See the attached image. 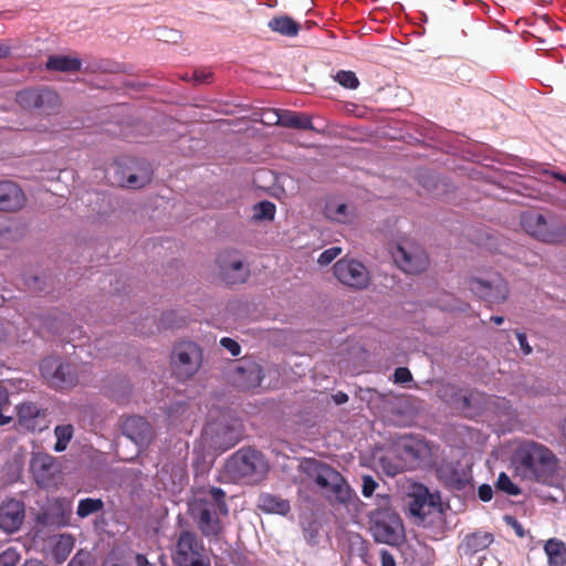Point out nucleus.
I'll return each mask as SVG.
<instances>
[{
	"instance_id": "nucleus-8",
	"label": "nucleus",
	"mask_w": 566,
	"mask_h": 566,
	"mask_svg": "<svg viewBox=\"0 0 566 566\" xmlns=\"http://www.w3.org/2000/svg\"><path fill=\"white\" fill-rule=\"evenodd\" d=\"M395 263L406 273L419 274L427 270L429 258L424 249L412 240H401L392 251Z\"/></svg>"
},
{
	"instance_id": "nucleus-45",
	"label": "nucleus",
	"mask_w": 566,
	"mask_h": 566,
	"mask_svg": "<svg viewBox=\"0 0 566 566\" xmlns=\"http://www.w3.org/2000/svg\"><path fill=\"white\" fill-rule=\"evenodd\" d=\"M394 380L397 384H405L412 380V375L407 367H398L395 369Z\"/></svg>"
},
{
	"instance_id": "nucleus-42",
	"label": "nucleus",
	"mask_w": 566,
	"mask_h": 566,
	"mask_svg": "<svg viewBox=\"0 0 566 566\" xmlns=\"http://www.w3.org/2000/svg\"><path fill=\"white\" fill-rule=\"evenodd\" d=\"M19 559V554L14 549L9 548L0 554V566H17Z\"/></svg>"
},
{
	"instance_id": "nucleus-28",
	"label": "nucleus",
	"mask_w": 566,
	"mask_h": 566,
	"mask_svg": "<svg viewBox=\"0 0 566 566\" xmlns=\"http://www.w3.org/2000/svg\"><path fill=\"white\" fill-rule=\"evenodd\" d=\"M71 509L61 501L50 505L40 517L41 522L49 526L62 527L69 524Z\"/></svg>"
},
{
	"instance_id": "nucleus-59",
	"label": "nucleus",
	"mask_w": 566,
	"mask_h": 566,
	"mask_svg": "<svg viewBox=\"0 0 566 566\" xmlns=\"http://www.w3.org/2000/svg\"><path fill=\"white\" fill-rule=\"evenodd\" d=\"M22 566H48V565H45L41 560L30 559V560H27Z\"/></svg>"
},
{
	"instance_id": "nucleus-5",
	"label": "nucleus",
	"mask_w": 566,
	"mask_h": 566,
	"mask_svg": "<svg viewBox=\"0 0 566 566\" xmlns=\"http://www.w3.org/2000/svg\"><path fill=\"white\" fill-rule=\"evenodd\" d=\"M370 532L377 543L399 545L405 538V528L398 513L391 509H378L370 515Z\"/></svg>"
},
{
	"instance_id": "nucleus-6",
	"label": "nucleus",
	"mask_w": 566,
	"mask_h": 566,
	"mask_svg": "<svg viewBox=\"0 0 566 566\" xmlns=\"http://www.w3.org/2000/svg\"><path fill=\"white\" fill-rule=\"evenodd\" d=\"M521 226L532 238L548 244H560L566 241V227L560 222L548 221L536 211L521 214Z\"/></svg>"
},
{
	"instance_id": "nucleus-47",
	"label": "nucleus",
	"mask_w": 566,
	"mask_h": 566,
	"mask_svg": "<svg viewBox=\"0 0 566 566\" xmlns=\"http://www.w3.org/2000/svg\"><path fill=\"white\" fill-rule=\"evenodd\" d=\"M101 566H127V563L116 555L114 552H112L102 563Z\"/></svg>"
},
{
	"instance_id": "nucleus-22",
	"label": "nucleus",
	"mask_w": 566,
	"mask_h": 566,
	"mask_svg": "<svg viewBox=\"0 0 566 566\" xmlns=\"http://www.w3.org/2000/svg\"><path fill=\"white\" fill-rule=\"evenodd\" d=\"M25 202L27 197L18 184L11 180L0 181V211L17 212Z\"/></svg>"
},
{
	"instance_id": "nucleus-26",
	"label": "nucleus",
	"mask_w": 566,
	"mask_h": 566,
	"mask_svg": "<svg viewBox=\"0 0 566 566\" xmlns=\"http://www.w3.org/2000/svg\"><path fill=\"white\" fill-rule=\"evenodd\" d=\"M438 474L446 485L454 490H463L470 482V475L452 463L440 465Z\"/></svg>"
},
{
	"instance_id": "nucleus-41",
	"label": "nucleus",
	"mask_w": 566,
	"mask_h": 566,
	"mask_svg": "<svg viewBox=\"0 0 566 566\" xmlns=\"http://www.w3.org/2000/svg\"><path fill=\"white\" fill-rule=\"evenodd\" d=\"M342 253V249L339 247H332L324 252L321 253L318 256L317 262L321 265H328L332 263L339 254Z\"/></svg>"
},
{
	"instance_id": "nucleus-37",
	"label": "nucleus",
	"mask_w": 566,
	"mask_h": 566,
	"mask_svg": "<svg viewBox=\"0 0 566 566\" xmlns=\"http://www.w3.org/2000/svg\"><path fill=\"white\" fill-rule=\"evenodd\" d=\"M434 305L442 311H464L467 304H459L453 294L442 291L440 297L436 301Z\"/></svg>"
},
{
	"instance_id": "nucleus-12",
	"label": "nucleus",
	"mask_w": 566,
	"mask_h": 566,
	"mask_svg": "<svg viewBox=\"0 0 566 566\" xmlns=\"http://www.w3.org/2000/svg\"><path fill=\"white\" fill-rule=\"evenodd\" d=\"M409 496V513L418 520L417 523H424L428 516L441 513L440 496L430 493L426 486H418Z\"/></svg>"
},
{
	"instance_id": "nucleus-54",
	"label": "nucleus",
	"mask_w": 566,
	"mask_h": 566,
	"mask_svg": "<svg viewBox=\"0 0 566 566\" xmlns=\"http://www.w3.org/2000/svg\"><path fill=\"white\" fill-rule=\"evenodd\" d=\"M9 403V394L4 386L0 384V408Z\"/></svg>"
},
{
	"instance_id": "nucleus-3",
	"label": "nucleus",
	"mask_w": 566,
	"mask_h": 566,
	"mask_svg": "<svg viewBox=\"0 0 566 566\" xmlns=\"http://www.w3.org/2000/svg\"><path fill=\"white\" fill-rule=\"evenodd\" d=\"M270 471L265 455L251 447H243L232 453L223 467V475L232 483L255 485L261 483Z\"/></svg>"
},
{
	"instance_id": "nucleus-29",
	"label": "nucleus",
	"mask_w": 566,
	"mask_h": 566,
	"mask_svg": "<svg viewBox=\"0 0 566 566\" xmlns=\"http://www.w3.org/2000/svg\"><path fill=\"white\" fill-rule=\"evenodd\" d=\"M258 507L269 514L285 516L291 511L290 502L279 495L262 493L258 499Z\"/></svg>"
},
{
	"instance_id": "nucleus-21",
	"label": "nucleus",
	"mask_w": 566,
	"mask_h": 566,
	"mask_svg": "<svg viewBox=\"0 0 566 566\" xmlns=\"http://www.w3.org/2000/svg\"><path fill=\"white\" fill-rule=\"evenodd\" d=\"M123 434L137 446L148 444L154 436L151 424L140 416H129L122 424Z\"/></svg>"
},
{
	"instance_id": "nucleus-25",
	"label": "nucleus",
	"mask_w": 566,
	"mask_h": 566,
	"mask_svg": "<svg viewBox=\"0 0 566 566\" xmlns=\"http://www.w3.org/2000/svg\"><path fill=\"white\" fill-rule=\"evenodd\" d=\"M261 380L262 369L254 361H243L234 369V381L243 389L258 387Z\"/></svg>"
},
{
	"instance_id": "nucleus-31",
	"label": "nucleus",
	"mask_w": 566,
	"mask_h": 566,
	"mask_svg": "<svg viewBox=\"0 0 566 566\" xmlns=\"http://www.w3.org/2000/svg\"><path fill=\"white\" fill-rule=\"evenodd\" d=\"M549 566H566V544L558 538H551L544 545Z\"/></svg>"
},
{
	"instance_id": "nucleus-36",
	"label": "nucleus",
	"mask_w": 566,
	"mask_h": 566,
	"mask_svg": "<svg viewBox=\"0 0 566 566\" xmlns=\"http://www.w3.org/2000/svg\"><path fill=\"white\" fill-rule=\"evenodd\" d=\"M104 507V503L101 499H82L78 502L76 514L84 518L87 517L94 513H97L102 511Z\"/></svg>"
},
{
	"instance_id": "nucleus-4",
	"label": "nucleus",
	"mask_w": 566,
	"mask_h": 566,
	"mask_svg": "<svg viewBox=\"0 0 566 566\" xmlns=\"http://www.w3.org/2000/svg\"><path fill=\"white\" fill-rule=\"evenodd\" d=\"M203 363L202 348L192 340H181L174 345L170 354L172 376L179 381L193 378Z\"/></svg>"
},
{
	"instance_id": "nucleus-13",
	"label": "nucleus",
	"mask_w": 566,
	"mask_h": 566,
	"mask_svg": "<svg viewBox=\"0 0 566 566\" xmlns=\"http://www.w3.org/2000/svg\"><path fill=\"white\" fill-rule=\"evenodd\" d=\"M42 376L50 386L57 389L73 387L77 382L75 369L70 363H57L52 359H45L41 367Z\"/></svg>"
},
{
	"instance_id": "nucleus-53",
	"label": "nucleus",
	"mask_w": 566,
	"mask_h": 566,
	"mask_svg": "<svg viewBox=\"0 0 566 566\" xmlns=\"http://www.w3.org/2000/svg\"><path fill=\"white\" fill-rule=\"evenodd\" d=\"M57 547H63V551L65 552V554L67 555L72 547H73V542L71 539V536H61V539L57 544Z\"/></svg>"
},
{
	"instance_id": "nucleus-49",
	"label": "nucleus",
	"mask_w": 566,
	"mask_h": 566,
	"mask_svg": "<svg viewBox=\"0 0 566 566\" xmlns=\"http://www.w3.org/2000/svg\"><path fill=\"white\" fill-rule=\"evenodd\" d=\"M479 499L483 502H489L492 500L493 490L489 484H482L478 490Z\"/></svg>"
},
{
	"instance_id": "nucleus-11",
	"label": "nucleus",
	"mask_w": 566,
	"mask_h": 566,
	"mask_svg": "<svg viewBox=\"0 0 566 566\" xmlns=\"http://www.w3.org/2000/svg\"><path fill=\"white\" fill-rule=\"evenodd\" d=\"M469 287L472 293L490 304H502L510 295V286L505 279L496 274L491 280L471 279Z\"/></svg>"
},
{
	"instance_id": "nucleus-32",
	"label": "nucleus",
	"mask_w": 566,
	"mask_h": 566,
	"mask_svg": "<svg viewBox=\"0 0 566 566\" xmlns=\"http://www.w3.org/2000/svg\"><path fill=\"white\" fill-rule=\"evenodd\" d=\"M268 27L273 32L289 38L296 36L301 29L300 24L289 15H279L272 18L269 21Z\"/></svg>"
},
{
	"instance_id": "nucleus-57",
	"label": "nucleus",
	"mask_w": 566,
	"mask_h": 566,
	"mask_svg": "<svg viewBox=\"0 0 566 566\" xmlns=\"http://www.w3.org/2000/svg\"><path fill=\"white\" fill-rule=\"evenodd\" d=\"M69 566H84L81 554H76L70 562Z\"/></svg>"
},
{
	"instance_id": "nucleus-40",
	"label": "nucleus",
	"mask_w": 566,
	"mask_h": 566,
	"mask_svg": "<svg viewBox=\"0 0 566 566\" xmlns=\"http://www.w3.org/2000/svg\"><path fill=\"white\" fill-rule=\"evenodd\" d=\"M496 488L509 495H518L521 493L520 488L514 484L510 476L504 472L500 473L496 481Z\"/></svg>"
},
{
	"instance_id": "nucleus-50",
	"label": "nucleus",
	"mask_w": 566,
	"mask_h": 566,
	"mask_svg": "<svg viewBox=\"0 0 566 566\" xmlns=\"http://www.w3.org/2000/svg\"><path fill=\"white\" fill-rule=\"evenodd\" d=\"M211 76H212L211 72H206V71H195L193 72V80L196 83H199V84L207 83Z\"/></svg>"
},
{
	"instance_id": "nucleus-9",
	"label": "nucleus",
	"mask_w": 566,
	"mask_h": 566,
	"mask_svg": "<svg viewBox=\"0 0 566 566\" xmlns=\"http://www.w3.org/2000/svg\"><path fill=\"white\" fill-rule=\"evenodd\" d=\"M335 277L349 289L361 291L369 286L370 274L367 268L355 259L343 258L333 265Z\"/></svg>"
},
{
	"instance_id": "nucleus-1",
	"label": "nucleus",
	"mask_w": 566,
	"mask_h": 566,
	"mask_svg": "<svg viewBox=\"0 0 566 566\" xmlns=\"http://www.w3.org/2000/svg\"><path fill=\"white\" fill-rule=\"evenodd\" d=\"M189 513L201 534L208 538H218L223 532L221 516L229 514L226 492L217 486L210 488L189 504Z\"/></svg>"
},
{
	"instance_id": "nucleus-44",
	"label": "nucleus",
	"mask_w": 566,
	"mask_h": 566,
	"mask_svg": "<svg viewBox=\"0 0 566 566\" xmlns=\"http://www.w3.org/2000/svg\"><path fill=\"white\" fill-rule=\"evenodd\" d=\"M220 344L223 348L230 352L232 356H239L241 353L240 344L230 337H222Z\"/></svg>"
},
{
	"instance_id": "nucleus-23",
	"label": "nucleus",
	"mask_w": 566,
	"mask_h": 566,
	"mask_svg": "<svg viewBox=\"0 0 566 566\" xmlns=\"http://www.w3.org/2000/svg\"><path fill=\"white\" fill-rule=\"evenodd\" d=\"M398 453L402 460L410 462V465H416L429 458L431 450L421 439L406 438L398 444Z\"/></svg>"
},
{
	"instance_id": "nucleus-46",
	"label": "nucleus",
	"mask_w": 566,
	"mask_h": 566,
	"mask_svg": "<svg viewBox=\"0 0 566 566\" xmlns=\"http://www.w3.org/2000/svg\"><path fill=\"white\" fill-rule=\"evenodd\" d=\"M504 521L509 526H511L514 530L517 537L523 538L525 536L523 525L514 516L505 515Z\"/></svg>"
},
{
	"instance_id": "nucleus-19",
	"label": "nucleus",
	"mask_w": 566,
	"mask_h": 566,
	"mask_svg": "<svg viewBox=\"0 0 566 566\" xmlns=\"http://www.w3.org/2000/svg\"><path fill=\"white\" fill-rule=\"evenodd\" d=\"M25 518V506L22 501L7 500L0 504V530L14 533L20 530Z\"/></svg>"
},
{
	"instance_id": "nucleus-39",
	"label": "nucleus",
	"mask_w": 566,
	"mask_h": 566,
	"mask_svg": "<svg viewBox=\"0 0 566 566\" xmlns=\"http://www.w3.org/2000/svg\"><path fill=\"white\" fill-rule=\"evenodd\" d=\"M334 80L343 87L348 90H356L359 86V80L353 71H338Z\"/></svg>"
},
{
	"instance_id": "nucleus-55",
	"label": "nucleus",
	"mask_w": 566,
	"mask_h": 566,
	"mask_svg": "<svg viewBox=\"0 0 566 566\" xmlns=\"http://www.w3.org/2000/svg\"><path fill=\"white\" fill-rule=\"evenodd\" d=\"M334 400L337 405L345 403L348 401V395L339 391L334 396Z\"/></svg>"
},
{
	"instance_id": "nucleus-24",
	"label": "nucleus",
	"mask_w": 566,
	"mask_h": 566,
	"mask_svg": "<svg viewBox=\"0 0 566 566\" xmlns=\"http://www.w3.org/2000/svg\"><path fill=\"white\" fill-rule=\"evenodd\" d=\"M329 474L332 478L328 476V479L334 484V488L327 494V501L332 505L348 506L357 499L356 493L342 474Z\"/></svg>"
},
{
	"instance_id": "nucleus-38",
	"label": "nucleus",
	"mask_w": 566,
	"mask_h": 566,
	"mask_svg": "<svg viewBox=\"0 0 566 566\" xmlns=\"http://www.w3.org/2000/svg\"><path fill=\"white\" fill-rule=\"evenodd\" d=\"M348 207L343 202H328L325 207L326 216L338 222H346L348 220Z\"/></svg>"
},
{
	"instance_id": "nucleus-56",
	"label": "nucleus",
	"mask_w": 566,
	"mask_h": 566,
	"mask_svg": "<svg viewBox=\"0 0 566 566\" xmlns=\"http://www.w3.org/2000/svg\"><path fill=\"white\" fill-rule=\"evenodd\" d=\"M135 559H136V564H137V566H153V565L148 562V559L146 558V556H145V555H143V554H136Z\"/></svg>"
},
{
	"instance_id": "nucleus-62",
	"label": "nucleus",
	"mask_w": 566,
	"mask_h": 566,
	"mask_svg": "<svg viewBox=\"0 0 566 566\" xmlns=\"http://www.w3.org/2000/svg\"><path fill=\"white\" fill-rule=\"evenodd\" d=\"M9 53V48L0 44V59Z\"/></svg>"
},
{
	"instance_id": "nucleus-7",
	"label": "nucleus",
	"mask_w": 566,
	"mask_h": 566,
	"mask_svg": "<svg viewBox=\"0 0 566 566\" xmlns=\"http://www.w3.org/2000/svg\"><path fill=\"white\" fill-rule=\"evenodd\" d=\"M174 562L177 566H210L202 541L195 532L182 531L176 542Z\"/></svg>"
},
{
	"instance_id": "nucleus-20",
	"label": "nucleus",
	"mask_w": 566,
	"mask_h": 566,
	"mask_svg": "<svg viewBox=\"0 0 566 566\" xmlns=\"http://www.w3.org/2000/svg\"><path fill=\"white\" fill-rule=\"evenodd\" d=\"M15 101L23 108H46L59 104V95L46 88H27L17 93Z\"/></svg>"
},
{
	"instance_id": "nucleus-16",
	"label": "nucleus",
	"mask_w": 566,
	"mask_h": 566,
	"mask_svg": "<svg viewBox=\"0 0 566 566\" xmlns=\"http://www.w3.org/2000/svg\"><path fill=\"white\" fill-rule=\"evenodd\" d=\"M18 424L31 432H41L48 424L46 409L39 407L33 401H23L15 407Z\"/></svg>"
},
{
	"instance_id": "nucleus-60",
	"label": "nucleus",
	"mask_w": 566,
	"mask_h": 566,
	"mask_svg": "<svg viewBox=\"0 0 566 566\" xmlns=\"http://www.w3.org/2000/svg\"><path fill=\"white\" fill-rule=\"evenodd\" d=\"M490 321L493 322L496 325H501L504 322V317L503 316H497V315L496 316H491Z\"/></svg>"
},
{
	"instance_id": "nucleus-34",
	"label": "nucleus",
	"mask_w": 566,
	"mask_h": 566,
	"mask_svg": "<svg viewBox=\"0 0 566 566\" xmlns=\"http://www.w3.org/2000/svg\"><path fill=\"white\" fill-rule=\"evenodd\" d=\"M276 207L272 201L263 200L253 206L254 221H272L275 217Z\"/></svg>"
},
{
	"instance_id": "nucleus-14",
	"label": "nucleus",
	"mask_w": 566,
	"mask_h": 566,
	"mask_svg": "<svg viewBox=\"0 0 566 566\" xmlns=\"http://www.w3.org/2000/svg\"><path fill=\"white\" fill-rule=\"evenodd\" d=\"M217 262L219 264L220 276L228 285L244 283L248 280L250 271L243 264L237 251L221 253Z\"/></svg>"
},
{
	"instance_id": "nucleus-17",
	"label": "nucleus",
	"mask_w": 566,
	"mask_h": 566,
	"mask_svg": "<svg viewBox=\"0 0 566 566\" xmlns=\"http://www.w3.org/2000/svg\"><path fill=\"white\" fill-rule=\"evenodd\" d=\"M494 542L492 533L486 531H474L467 534L457 547V553L461 558L471 560L480 553L485 552Z\"/></svg>"
},
{
	"instance_id": "nucleus-30",
	"label": "nucleus",
	"mask_w": 566,
	"mask_h": 566,
	"mask_svg": "<svg viewBox=\"0 0 566 566\" xmlns=\"http://www.w3.org/2000/svg\"><path fill=\"white\" fill-rule=\"evenodd\" d=\"M117 182L122 187L130 189H140L151 181V172L149 169L144 168L139 174L126 172L117 166L116 168Z\"/></svg>"
},
{
	"instance_id": "nucleus-51",
	"label": "nucleus",
	"mask_w": 566,
	"mask_h": 566,
	"mask_svg": "<svg viewBox=\"0 0 566 566\" xmlns=\"http://www.w3.org/2000/svg\"><path fill=\"white\" fill-rule=\"evenodd\" d=\"M380 560L381 566H396V560L394 556L385 549H382L380 553Z\"/></svg>"
},
{
	"instance_id": "nucleus-61",
	"label": "nucleus",
	"mask_w": 566,
	"mask_h": 566,
	"mask_svg": "<svg viewBox=\"0 0 566 566\" xmlns=\"http://www.w3.org/2000/svg\"><path fill=\"white\" fill-rule=\"evenodd\" d=\"M562 437L564 441L566 442V418L563 420L560 426Z\"/></svg>"
},
{
	"instance_id": "nucleus-10",
	"label": "nucleus",
	"mask_w": 566,
	"mask_h": 566,
	"mask_svg": "<svg viewBox=\"0 0 566 566\" xmlns=\"http://www.w3.org/2000/svg\"><path fill=\"white\" fill-rule=\"evenodd\" d=\"M202 437L210 448L224 452L241 440V430L239 426L214 421L205 427Z\"/></svg>"
},
{
	"instance_id": "nucleus-33",
	"label": "nucleus",
	"mask_w": 566,
	"mask_h": 566,
	"mask_svg": "<svg viewBox=\"0 0 566 566\" xmlns=\"http://www.w3.org/2000/svg\"><path fill=\"white\" fill-rule=\"evenodd\" d=\"M81 61L66 55L50 56L46 62V69L60 72H76L81 69Z\"/></svg>"
},
{
	"instance_id": "nucleus-15",
	"label": "nucleus",
	"mask_w": 566,
	"mask_h": 566,
	"mask_svg": "<svg viewBox=\"0 0 566 566\" xmlns=\"http://www.w3.org/2000/svg\"><path fill=\"white\" fill-rule=\"evenodd\" d=\"M30 470L36 484L49 488L55 482V475L60 472L55 458L49 453H33L30 460Z\"/></svg>"
},
{
	"instance_id": "nucleus-27",
	"label": "nucleus",
	"mask_w": 566,
	"mask_h": 566,
	"mask_svg": "<svg viewBox=\"0 0 566 566\" xmlns=\"http://www.w3.org/2000/svg\"><path fill=\"white\" fill-rule=\"evenodd\" d=\"M276 124L286 128L315 130L312 118L307 114L289 109L276 113Z\"/></svg>"
},
{
	"instance_id": "nucleus-43",
	"label": "nucleus",
	"mask_w": 566,
	"mask_h": 566,
	"mask_svg": "<svg viewBox=\"0 0 566 566\" xmlns=\"http://www.w3.org/2000/svg\"><path fill=\"white\" fill-rule=\"evenodd\" d=\"M377 486H378V483L375 481V479L371 475L363 476L361 493L365 497H370L374 494Z\"/></svg>"
},
{
	"instance_id": "nucleus-52",
	"label": "nucleus",
	"mask_w": 566,
	"mask_h": 566,
	"mask_svg": "<svg viewBox=\"0 0 566 566\" xmlns=\"http://www.w3.org/2000/svg\"><path fill=\"white\" fill-rule=\"evenodd\" d=\"M175 315L176 313L174 311L163 313L160 318L161 324L166 327H174L176 325L175 322L172 321V317Z\"/></svg>"
},
{
	"instance_id": "nucleus-48",
	"label": "nucleus",
	"mask_w": 566,
	"mask_h": 566,
	"mask_svg": "<svg viewBox=\"0 0 566 566\" xmlns=\"http://www.w3.org/2000/svg\"><path fill=\"white\" fill-rule=\"evenodd\" d=\"M516 338H517L520 348L523 352V354L530 355L533 349L527 342V337H526L525 333L516 332Z\"/></svg>"
},
{
	"instance_id": "nucleus-18",
	"label": "nucleus",
	"mask_w": 566,
	"mask_h": 566,
	"mask_svg": "<svg viewBox=\"0 0 566 566\" xmlns=\"http://www.w3.org/2000/svg\"><path fill=\"white\" fill-rule=\"evenodd\" d=\"M302 471L323 491L325 497L334 488L329 482L331 474H340L336 469L316 459H305L301 464Z\"/></svg>"
},
{
	"instance_id": "nucleus-58",
	"label": "nucleus",
	"mask_w": 566,
	"mask_h": 566,
	"mask_svg": "<svg viewBox=\"0 0 566 566\" xmlns=\"http://www.w3.org/2000/svg\"><path fill=\"white\" fill-rule=\"evenodd\" d=\"M551 175H552L555 179H557V180H559V181H562V182L566 184V175H565V174H562V172H559V171H552V172H551Z\"/></svg>"
},
{
	"instance_id": "nucleus-35",
	"label": "nucleus",
	"mask_w": 566,
	"mask_h": 566,
	"mask_svg": "<svg viewBox=\"0 0 566 566\" xmlns=\"http://www.w3.org/2000/svg\"><path fill=\"white\" fill-rule=\"evenodd\" d=\"M74 429L72 424H60L54 429V434L56 437V442L54 446V450L56 452H62L66 450L67 444L73 438Z\"/></svg>"
},
{
	"instance_id": "nucleus-2",
	"label": "nucleus",
	"mask_w": 566,
	"mask_h": 566,
	"mask_svg": "<svg viewBox=\"0 0 566 566\" xmlns=\"http://www.w3.org/2000/svg\"><path fill=\"white\" fill-rule=\"evenodd\" d=\"M517 472L525 479L548 483L557 473L558 459L546 446L526 441L514 453Z\"/></svg>"
}]
</instances>
